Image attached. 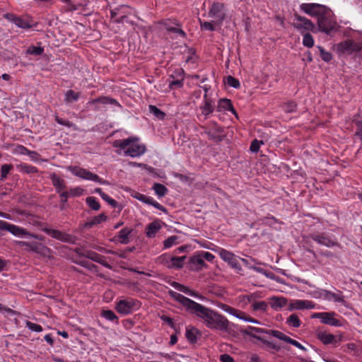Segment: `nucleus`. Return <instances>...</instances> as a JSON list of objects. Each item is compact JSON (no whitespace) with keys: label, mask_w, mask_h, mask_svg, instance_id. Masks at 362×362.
<instances>
[{"label":"nucleus","mask_w":362,"mask_h":362,"mask_svg":"<svg viewBox=\"0 0 362 362\" xmlns=\"http://www.w3.org/2000/svg\"><path fill=\"white\" fill-rule=\"evenodd\" d=\"M191 314L203 320L208 328L216 329L230 333L229 321L222 315L214 310L197 303Z\"/></svg>","instance_id":"obj_1"},{"label":"nucleus","mask_w":362,"mask_h":362,"mask_svg":"<svg viewBox=\"0 0 362 362\" xmlns=\"http://www.w3.org/2000/svg\"><path fill=\"white\" fill-rule=\"evenodd\" d=\"M317 30L327 35H332L339 30V25L337 22L332 11L326 7L317 18Z\"/></svg>","instance_id":"obj_2"},{"label":"nucleus","mask_w":362,"mask_h":362,"mask_svg":"<svg viewBox=\"0 0 362 362\" xmlns=\"http://www.w3.org/2000/svg\"><path fill=\"white\" fill-rule=\"evenodd\" d=\"M136 137H129L124 140H117L113 143L115 147H119L120 149L125 150L124 154L131 157L139 156L146 151V146L140 144L137 141Z\"/></svg>","instance_id":"obj_3"},{"label":"nucleus","mask_w":362,"mask_h":362,"mask_svg":"<svg viewBox=\"0 0 362 362\" xmlns=\"http://www.w3.org/2000/svg\"><path fill=\"white\" fill-rule=\"evenodd\" d=\"M69 170L74 175L81 179L93 181L102 185H109V182L107 180H103L98 175L93 173L86 169L81 168L78 166H69Z\"/></svg>","instance_id":"obj_4"},{"label":"nucleus","mask_w":362,"mask_h":362,"mask_svg":"<svg viewBox=\"0 0 362 362\" xmlns=\"http://www.w3.org/2000/svg\"><path fill=\"white\" fill-rule=\"evenodd\" d=\"M294 20L293 25L295 28L300 31L310 30L315 31V26L314 23L305 17L301 16L297 13L294 14Z\"/></svg>","instance_id":"obj_5"},{"label":"nucleus","mask_w":362,"mask_h":362,"mask_svg":"<svg viewBox=\"0 0 362 362\" xmlns=\"http://www.w3.org/2000/svg\"><path fill=\"white\" fill-rule=\"evenodd\" d=\"M209 16L215 18L214 23L221 25L226 18L224 5L220 2L214 3L209 11Z\"/></svg>","instance_id":"obj_6"},{"label":"nucleus","mask_w":362,"mask_h":362,"mask_svg":"<svg viewBox=\"0 0 362 362\" xmlns=\"http://www.w3.org/2000/svg\"><path fill=\"white\" fill-rule=\"evenodd\" d=\"M336 49L339 54L351 53L361 51L362 49V45L356 43L351 40H347L338 43L336 45Z\"/></svg>","instance_id":"obj_7"},{"label":"nucleus","mask_w":362,"mask_h":362,"mask_svg":"<svg viewBox=\"0 0 362 362\" xmlns=\"http://www.w3.org/2000/svg\"><path fill=\"white\" fill-rule=\"evenodd\" d=\"M169 295L176 301L180 303L185 308V310L192 313L194 309L195 308L197 303L195 301L184 296L183 295L178 293L174 291L170 290L168 291Z\"/></svg>","instance_id":"obj_8"},{"label":"nucleus","mask_w":362,"mask_h":362,"mask_svg":"<svg viewBox=\"0 0 362 362\" xmlns=\"http://www.w3.org/2000/svg\"><path fill=\"white\" fill-rule=\"evenodd\" d=\"M42 231L51 237L64 243H74L76 240L75 237L59 230L44 228H42Z\"/></svg>","instance_id":"obj_9"},{"label":"nucleus","mask_w":362,"mask_h":362,"mask_svg":"<svg viewBox=\"0 0 362 362\" xmlns=\"http://www.w3.org/2000/svg\"><path fill=\"white\" fill-rule=\"evenodd\" d=\"M138 303L134 299L120 300L116 305V310L123 315H128L137 308Z\"/></svg>","instance_id":"obj_10"},{"label":"nucleus","mask_w":362,"mask_h":362,"mask_svg":"<svg viewBox=\"0 0 362 362\" xmlns=\"http://www.w3.org/2000/svg\"><path fill=\"white\" fill-rule=\"evenodd\" d=\"M334 315L335 313L334 312L316 313L313 314L312 318H319L320 319L321 322L325 325H329L334 327H340L341 323L339 320L334 317Z\"/></svg>","instance_id":"obj_11"},{"label":"nucleus","mask_w":362,"mask_h":362,"mask_svg":"<svg viewBox=\"0 0 362 362\" xmlns=\"http://www.w3.org/2000/svg\"><path fill=\"white\" fill-rule=\"evenodd\" d=\"M310 237L311 239L317 242L318 244L325 245L327 247H332L339 245L336 239L331 238L325 233L311 234Z\"/></svg>","instance_id":"obj_12"},{"label":"nucleus","mask_w":362,"mask_h":362,"mask_svg":"<svg viewBox=\"0 0 362 362\" xmlns=\"http://www.w3.org/2000/svg\"><path fill=\"white\" fill-rule=\"evenodd\" d=\"M327 6L318 4H302L300 9L310 16H315L317 18Z\"/></svg>","instance_id":"obj_13"},{"label":"nucleus","mask_w":362,"mask_h":362,"mask_svg":"<svg viewBox=\"0 0 362 362\" xmlns=\"http://www.w3.org/2000/svg\"><path fill=\"white\" fill-rule=\"evenodd\" d=\"M219 255L225 261L227 262L233 268L240 270L241 267L238 262V259L235 257V255L229 251L222 249L219 252Z\"/></svg>","instance_id":"obj_14"},{"label":"nucleus","mask_w":362,"mask_h":362,"mask_svg":"<svg viewBox=\"0 0 362 362\" xmlns=\"http://www.w3.org/2000/svg\"><path fill=\"white\" fill-rule=\"evenodd\" d=\"M83 257H85L95 262H98L107 268H110V266L106 261L105 257L91 250L84 251Z\"/></svg>","instance_id":"obj_15"},{"label":"nucleus","mask_w":362,"mask_h":362,"mask_svg":"<svg viewBox=\"0 0 362 362\" xmlns=\"http://www.w3.org/2000/svg\"><path fill=\"white\" fill-rule=\"evenodd\" d=\"M271 335L285 342L289 343L303 351L306 350V349L303 345H301L298 341L290 338L289 337L286 336L280 331H272L271 332Z\"/></svg>","instance_id":"obj_16"},{"label":"nucleus","mask_w":362,"mask_h":362,"mask_svg":"<svg viewBox=\"0 0 362 362\" xmlns=\"http://www.w3.org/2000/svg\"><path fill=\"white\" fill-rule=\"evenodd\" d=\"M19 244L21 245L27 246L28 247L29 250L35 252L37 253L42 254V255H45L46 252H47L49 250V249L46 246L43 245L41 243H37V242L28 243V242L21 241V242H19Z\"/></svg>","instance_id":"obj_17"},{"label":"nucleus","mask_w":362,"mask_h":362,"mask_svg":"<svg viewBox=\"0 0 362 362\" xmlns=\"http://www.w3.org/2000/svg\"><path fill=\"white\" fill-rule=\"evenodd\" d=\"M4 230L9 231L10 233H11L12 234H13L14 235H16V236H22V235L28 234V233L26 232V230L25 229L20 228L18 226H16L15 225L8 223L5 221H4V225L2 226L0 228V230Z\"/></svg>","instance_id":"obj_18"},{"label":"nucleus","mask_w":362,"mask_h":362,"mask_svg":"<svg viewBox=\"0 0 362 362\" xmlns=\"http://www.w3.org/2000/svg\"><path fill=\"white\" fill-rule=\"evenodd\" d=\"M273 330H272V329L267 330V329H264L259 328V327H255L249 326L247 328H246L245 329L243 330L242 333L244 334L250 336L252 337H254V338L257 339V337H261L260 336H257V334L266 333V334H268L271 335V332Z\"/></svg>","instance_id":"obj_19"},{"label":"nucleus","mask_w":362,"mask_h":362,"mask_svg":"<svg viewBox=\"0 0 362 362\" xmlns=\"http://www.w3.org/2000/svg\"><path fill=\"white\" fill-rule=\"evenodd\" d=\"M318 339L324 344H337L338 341H341V337H339L337 340L334 335L332 334H328L325 332H320L317 334Z\"/></svg>","instance_id":"obj_20"},{"label":"nucleus","mask_w":362,"mask_h":362,"mask_svg":"<svg viewBox=\"0 0 362 362\" xmlns=\"http://www.w3.org/2000/svg\"><path fill=\"white\" fill-rule=\"evenodd\" d=\"M50 179L52 180V185L58 193H61V192L66 189L65 181L60 178L57 174H51Z\"/></svg>","instance_id":"obj_21"},{"label":"nucleus","mask_w":362,"mask_h":362,"mask_svg":"<svg viewBox=\"0 0 362 362\" xmlns=\"http://www.w3.org/2000/svg\"><path fill=\"white\" fill-rule=\"evenodd\" d=\"M161 228V221L156 220L148 225L146 234L148 238H153L156 233Z\"/></svg>","instance_id":"obj_22"},{"label":"nucleus","mask_w":362,"mask_h":362,"mask_svg":"<svg viewBox=\"0 0 362 362\" xmlns=\"http://www.w3.org/2000/svg\"><path fill=\"white\" fill-rule=\"evenodd\" d=\"M217 108H218V111H221L222 110H230L233 114H234L235 115L236 117H238L237 112L234 110L233 105L231 103V101L229 99H227V98L221 99L218 102Z\"/></svg>","instance_id":"obj_23"},{"label":"nucleus","mask_w":362,"mask_h":362,"mask_svg":"<svg viewBox=\"0 0 362 362\" xmlns=\"http://www.w3.org/2000/svg\"><path fill=\"white\" fill-rule=\"evenodd\" d=\"M170 285L174 287L175 289L181 291V292H183L185 293V294H187L189 296H194V297H200L197 293H196L195 291L189 289L188 287L182 285V284H180V283L178 282H176V281H173L170 283Z\"/></svg>","instance_id":"obj_24"},{"label":"nucleus","mask_w":362,"mask_h":362,"mask_svg":"<svg viewBox=\"0 0 362 362\" xmlns=\"http://www.w3.org/2000/svg\"><path fill=\"white\" fill-rule=\"evenodd\" d=\"M325 298L331 300H333L335 302L341 303L344 305L346 306V302L344 300V296L329 291H325Z\"/></svg>","instance_id":"obj_25"},{"label":"nucleus","mask_w":362,"mask_h":362,"mask_svg":"<svg viewBox=\"0 0 362 362\" xmlns=\"http://www.w3.org/2000/svg\"><path fill=\"white\" fill-rule=\"evenodd\" d=\"M286 302V299L283 297H273L270 299L271 306L275 310L284 307Z\"/></svg>","instance_id":"obj_26"},{"label":"nucleus","mask_w":362,"mask_h":362,"mask_svg":"<svg viewBox=\"0 0 362 362\" xmlns=\"http://www.w3.org/2000/svg\"><path fill=\"white\" fill-rule=\"evenodd\" d=\"M32 22L33 21L28 18H23L17 17L16 19H15L14 23L21 28L28 29L33 26Z\"/></svg>","instance_id":"obj_27"},{"label":"nucleus","mask_w":362,"mask_h":362,"mask_svg":"<svg viewBox=\"0 0 362 362\" xmlns=\"http://www.w3.org/2000/svg\"><path fill=\"white\" fill-rule=\"evenodd\" d=\"M198 334L200 335L199 330L195 327H191L187 329L185 336L190 343L194 344L197 341Z\"/></svg>","instance_id":"obj_28"},{"label":"nucleus","mask_w":362,"mask_h":362,"mask_svg":"<svg viewBox=\"0 0 362 362\" xmlns=\"http://www.w3.org/2000/svg\"><path fill=\"white\" fill-rule=\"evenodd\" d=\"M202 115L208 116L214 111V106L211 104V100L205 98L204 103L200 107Z\"/></svg>","instance_id":"obj_29"},{"label":"nucleus","mask_w":362,"mask_h":362,"mask_svg":"<svg viewBox=\"0 0 362 362\" xmlns=\"http://www.w3.org/2000/svg\"><path fill=\"white\" fill-rule=\"evenodd\" d=\"M107 216L104 214H100V215L95 216L90 221H88L85 223V228H91L94 225H97L100 223L102 221H105Z\"/></svg>","instance_id":"obj_30"},{"label":"nucleus","mask_w":362,"mask_h":362,"mask_svg":"<svg viewBox=\"0 0 362 362\" xmlns=\"http://www.w3.org/2000/svg\"><path fill=\"white\" fill-rule=\"evenodd\" d=\"M17 168L20 172L27 173V174H33L37 173V169L33 165H30L28 164H20L17 165Z\"/></svg>","instance_id":"obj_31"},{"label":"nucleus","mask_w":362,"mask_h":362,"mask_svg":"<svg viewBox=\"0 0 362 362\" xmlns=\"http://www.w3.org/2000/svg\"><path fill=\"white\" fill-rule=\"evenodd\" d=\"M132 233V230L127 228L122 229L119 233V238L121 239L120 242L122 244H127L129 243V235Z\"/></svg>","instance_id":"obj_32"},{"label":"nucleus","mask_w":362,"mask_h":362,"mask_svg":"<svg viewBox=\"0 0 362 362\" xmlns=\"http://www.w3.org/2000/svg\"><path fill=\"white\" fill-rule=\"evenodd\" d=\"M153 189H154L155 193L159 197H164L168 192V189L166 188V187L160 183H155L153 185Z\"/></svg>","instance_id":"obj_33"},{"label":"nucleus","mask_w":362,"mask_h":362,"mask_svg":"<svg viewBox=\"0 0 362 362\" xmlns=\"http://www.w3.org/2000/svg\"><path fill=\"white\" fill-rule=\"evenodd\" d=\"M286 323L293 327H299L300 326V320L296 314L291 315L286 320Z\"/></svg>","instance_id":"obj_34"},{"label":"nucleus","mask_w":362,"mask_h":362,"mask_svg":"<svg viewBox=\"0 0 362 362\" xmlns=\"http://www.w3.org/2000/svg\"><path fill=\"white\" fill-rule=\"evenodd\" d=\"M186 259V256L182 257H173L170 259L171 267L175 268H182L184 264V260Z\"/></svg>","instance_id":"obj_35"},{"label":"nucleus","mask_w":362,"mask_h":362,"mask_svg":"<svg viewBox=\"0 0 362 362\" xmlns=\"http://www.w3.org/2000/svg\"><path fill=\"white\" fill-rule=\"evenodd\" d=\"M149 112L152 113L153 115H155L158 119H163L165 114L161 111L160 109H158L156 106L150 105L149 107Z\"/></svg>","instance_id":"obj_36"},{"label":"nucleus","mask_w":362,"mask_h":362,"mask_svg":"<svg viewBox=\"0 0 362 362\" xmlns=\"http://www.w3.org/2000/svg\"><path fill=\"white\" fill-rule=\"evenodd\" d=\"M86 201L88 206L93 210L98 211L100 209V204L95 197H88L86 198Z\"/></svg>","instance_id":"obj_37"},{"label":"nucleus","mask_w":362,"mask_h":362,"mask_svg":"<svg viewBox=\"0 0 362 362\" xmlns=\"http://www.w3.org/2000/svg\"><path fill=\"white\" fill-rule=\"evenodd\" d=\"M78 98V93H75L72 90H69L65 94V101L66 103H71L77 100Z\"/></svg>","instance_id":"obj_38"},{"label":"nucleus","mask_w":362,"mask_h":362,"mask_svg":"<svg viewBox=\"0 0 362 362\" xmlns=\"http://www.w3.org/2000/svg\"><path fill=\"white\" fill-rule=\"evenodd\" d=\"M189 262L197 266V269L204 265V261L201 255H197L192 257Z\"/></svg>","instance_id":"obj_39"},{"label":"nucleus","mask_w":362,"mask_h":362,"mask_svg":"<svg viewBox=\"0 0 362 362\" xmlns=\"http://www.w3.org/2000/svg\"><path fill=\"white\" fill-rule=\"evenodd\" d=\"M91 103H103V104H108V103L117 104V102L115 99L110 98L107 97H101V98L94 99L91 101Z\"/></svg>","instance_id":"obj_40"},{"label":"nucleus","mask_w":362,"mask_h":362,"mask_svg":"<svg viewBox=\"0 0 362 362\" xmlns=\"http://www.w3.org/2000/svg\"><path fill=\"white\" fill-rule=\"evenodd\" d=\"M101 315L103 317H105V319L110 320V321H114V320L117 321V319H118L117 317L116 316V315L114 313V312L110 310H103L101 313Z\"/></svg>","instance_id":"obj_41"},{"label":"nucleus","mask_w":362,"mask_h":362,"mask_svg":"<svg viewBox=\"0 0 362 362\" xmlns=\"http://www.w3.org/2000/svg\"><path fill=\"white\" fill-rule=\"evenodd\" d=\"M303 44L307 47H312L314 45V40L310 33H306L303 36Z\"/></svg>","instance_id":"obj_42"},{"label":"nucleus","mask_w":362,"mask_h":362,"mask_svg":"<svg viewBox=\"0 0 362 362\" xmlns=\"http://www.w3.org/2000/svg\"><path fill=\"white\" fill-rule=\"evenodd\" d=\"M178 237L176 235H172L168 238L163 243L165 248H169L174 245L177 244V240Z\"/></svg>","instance_id":"obj_43"},{"label":"nucleus","mask_w":362,"mask_h":362,"mask_svg":"<svg viewBox=\"0 0 362 362\" xmlns=\"http://www.w3.org/2000/svg\"><path fill=\"white\" fill-rule=\"evenodd\" d=\"M43 52V48L41 47L31 46L27 49V53L35 56L42 54Z\"/></svg>","instance_id":"obj_44"},{"label":"nucleus","mask_w":362,"mask_h":362,"mask_svg":"<svg viewBox=\"0 0 362 362\" xmlns=\"http://www.w3.org/2000/svg\"><path fill=\"white\" fill-rule=\"evenodd\" d=\"M317 49H319L320 51V56L322 57V59L325 61V62H329L331 59H332V54L331 53L325 51L323 47H320V46H318L317 47Z\"/></svg>","instance_id":"obj_45"},{"label":"nucleus","mask_w":362,"mask_h":362,"mask_svg":"<svg viewBox=\"0 0 362 362\" xmlns=\"http://www.w3.org/2000/svg\"><path fill=\"white\" fill-rule=\"evenodd\" d=\"M25 325L26 327L31 331L36 332H40L42 331V327L40 325L33 323L30 321H26Z\"/></svg>","instance_id":"obj_46"},{"label":"nucleus","mask_w":362,"mask_h":362,"mask_svg":"<svg viewBox=\"0 0 362 362\" xmlns=\"http://www.w3.org/2000/svg\"><path fill=\"white\" fill-rule=\"evenodd\" d=\"M305 303H305L304 300H295L294 302H293V303H291L290 304V308L291 309L301 310V309L305 308Z\"/></svg>","instance_id":"obj_47"},{"label":"nucleus","mask_w":362,"mask_h":362,"mask_svg":"<svg viewBox=\"0 0 362 362\" xmlns=\"http://www.w3.org/2000/svg\"><path fill=\"white\" fill-rule=\"evenodd\" d=\"M12 168V165H8V164H4L1 166V180H4L9 171L11 170V169Z\"/></svg>","instance_id":"obj_48"},{"label":"nucleus","mask_w":362,"mask_h":362,"mask_svg":"<svg viewBox=\"0 0 362 362\" xmlns=\"http://www.w3.org/2000/svg\"><path fill=\"white\" fill-rule=\"evenodd\" d=\"M226 83L228 86L235 88H238L240 87L239 81L231 76H227Z\"/></svg>","instance_id":"obj_49"},{"label":"nucleus","mask_w":362,"mask_h":362,"mask_svg":"<svg viewBox=\"0 0 362 362\" xmlns=\"http://www.w3.org/2000/svg\"><path fill=\"white\" fill-rule=\"evenodd\" d=\"M223 309L226 312H228L230 314L235 315L238 318L243 319V317L241 316L243 313L241 312H239L238 310L228 305H223Z\"/></svg>","instance_id":"obj_50"},{"label":"nucleus","mask_w":362,"mask_h":362,"mask_svg":"<svg viewBox=\"0 0 362 362\" xmlns=\"http://www.w3.org/2000/svg\"><path fill=\"white\" fill-rule=\"evenodd\" d=\"M252 308L255 310L265 311L267 308V304L264 301L256 302L252 304Z\"/></svg>","instance_id":"obj_51"},{"label":"nucleus","mask_w":362,"mask_h":362,"mask_svg":"<svg viewBox=\"0 0 362 362\" xmlns=\"http://www.w3.org/2000/svg\"><path fill=\"white\" fill-rule=\"evenodd\" d=\"M29 152L30 150L22 145H18L13 149V153L16 154L28 155Z\"/></svg>","instance_id":"obj_52"},{"label":"nucleus","mask_w":362,"mask_h":362,"mask_svg":"<svg viewBox=\"0 0 362 362\" xmlns=\"http://www.w3.org/2000/svg\"><path fill=\"white\" fill-rule=\"evenodd\" d=\"M257 339L262 341L264 344L267 345L268 347H270L276 351L280 350L281 347L276 344H274L272 342L263 339L262 337H257Z\"/></svg>","instance_id":"obj_53"},{"label":"nucleus","mask_w":362,"mask_h":362,"mask_svg":"<svg viewBox=\"0 0 362 362\" xmlns=\"http://www.w3.org/2000/svg\"><path fill=\"white\" fill-rule=\"evenodd\" d=\"M28 156L30 157V160L34 162H38V161H42L43 160L41 159L40 155L34 151H30Z\"/></svg>","instance_id":"obj_54"},{"label":"nucleus","mask_w":362,"mask_h":362,"mask_svg":"<svg viewBox=\"0 0 362 362\" xmlns=\"http://www.w3.org/2000/svg\"><path fill=\"white\" fill-rule=\"evenodd\" d=\"M262 141H258L257 139H255L252 141L250 145V151L252 152H257L259 149L260 144H262Z\"/></svg>","instance_id":"obj_55"},{"label":"nucleus","mask_w":362,"mask_h":362,"mask_svg":"<svg viewBox=\"0 0 362 362\" xmlns=\"http://www.w3.org/2000/svg\"><path fill=\"white\" fill-rule=\"evenodd\" d=\"M83 190L80 187L71 188L69 191V195L73 197H78L82 194Z\"/></svg>","instance_id":"obj_56"},{"label":"nucleus","mask_w":362,"mask_h":362,"mask_svg":"<svg viewBox=\"0 0 362 362\" xmlns=\"http://www.w3.org/2000/svg\"><path fill=\"white\" fill-rule=\"evenodd\" d=\"M166 29H167V30H168L170 32L177 33V34L182 35L183 37H185L186 35L185 33L181 29H178V28H173L171 26H167Z\"/></svg>","instance_id":"obj_57"},{"label":"nucleus","mask_w":362,"mask_h":362,"mask_svg":"<svg viewBox=\"0 0 362 362\" xmlns=\"http://www.w3.org/2000/svg\"><path fill=\"white\" fill-rule=\"evenodd\" d=\"M202 29L213 31L215 30L214 26L211 22L201 23Z\"/></svg>","instance_id":"obj_58"},{"label":"nucleus","mask_w":362,"mask_h":362,"mask_svg":"<svg viewBox=\"0 0 362 362\" xmlns=\"http://www.w3.org/2000/svg\"><path fill=\"white\" fill-rule=\"evenodd\" d=\"M55 120L58 124H62V125H64V126H66L69 127H71L73 126V124L71 122H70L69 121L64 120L57 116L55 117Z\"/></svg>","instance_id":"obj_59"},{"label":"nucleus","mask_w":362,"mask_h":362,"mask_svg":"<svg viewBox=\"0 0 362 362\" xmlns=\"http://www.w3.org/2000/svg\"><path fill=\"white\" fill-rule=\"evenodd\" d=\"M221 362H234V359L229 354H224L220 356Z\"/></svg>","instance_id":"obj_60"},{"label":"nucleus","mask_w":362,"mask_h":362,"mask_svg":"<svg viewBox=\"0 0 362 362\" xmlns=\"http://www.w3.org/2000/svg\"><path fill=\"white\" fill-rule=\"evenodd\" d=\"M182 84L183 83L182 80H174L170 83L169 86L170 88H173L175 86L180 88L182 86Z\"/></svg>","instance_id":"obj_61"},{"label":"nucleus","mask_w":362,"mask_h":362,"mask_svg":"<svg viewBox=\"0 0 362 362\" xmlns=\"http://www.w3.org/2000/svg\"><path fill=\"white\" fill-rule=\"evenodd\" d=\"M296 104L293 102H290L288 104H286V111L291 112H293L296 110Z\"/></svg>","instance_id":"obj_62"},{"label":"nucleus","mask_w":362,"mask_h":362,"mask_svg":"<svg viewBox=\"0 0 362 362\" xmlns=\"http://www.w3.org/2000/svg\"><path fill=\"white\" fill-rule=\"evenodd\" d=\"M151 205L163 212H167V209L156 201H154L153 203H151Z\"/></svg>","instance_id":"obj_63"},{"label":"nucleus","mask_w":362,"mask_h":362,"mask_svg":"<svg viewBox=\"0 0 362 362\" xmlns=\"http://www.w3.org/2000/svg\"><path fill=\"white\" fill-rule=\"evenodd\" d=\"M356 125L358 127L357 134L362 139V122H357Z\"/></svg>","instance_id":"obj_64"}]
</instances>
